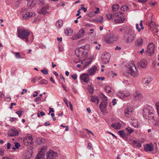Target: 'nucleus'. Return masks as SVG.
Here are the masks:
<instances>
[{
	"label": "nucleus",
	"instance_id": "obj_1",
	"mask_svg": "<svg viewBox=\"0 0 159 159\" xmlns=\"http://www.w3.org/2000/svg\"><path fill=\"white\" fill-rule=\"evenodd\" d=\"M154 112L155 111L154 108L151 106H148L143 109V117L146 119L154 120Z\"/></svg>",
	"mask_w": 159,
	"mask_h": 159
},
{
	"label": "nucleus",
	"instance_id": "obj_2",
	"mask_svg": "<svg viewBox=\"0 0 159 159\" xmlns=\"http://www.w3.org/2000/svg\"><path fill=\"white\" fill-rule=\"evenodd\" d=\"M108 19H114L115 22L117 23H123L125 18L122 13L120 11L117 12L115 13L109 14L107 15Z\"/></svg>",
	"mask_w": 159,
	"mask_h": 159
},
{
	"label": "nucleus",
	"instance_id": "obj_3",
	"mask_svg": "<svg viewBox=\"0 0 159 159\" xmlns=\"http://www.w3.org/2000/svg\"><path fill=\"white\" fill-rule=\"evenodd\" d=\"M89 48V45L88 44L78 48L75 50V54L79 57L85 56L88 54Z\"/></svg>",
	"mask_w": 159,
	"mask_h": 159
},
{
	"label": "nucleus",
	"instance_id": "obj_4",
	"mask_svg": "<svg viewBox=\"0 0 159 159\" xmlns=\"http://www.w3.org/2000/svg\"><path fill=\"white\" fill-rule=\"evenodd\" d=\"M17 33L19 38L25 41L26 43L29 41L28 37L30 34V32L28 30L24 28L18 29Z\"/></svg>",
	"mask_w": 159,
	"mask_h": 159
},
{
	"label": "nucleus",
	"instance_id": "obj_5",
	"mask_svg": "<svg viewBox=\"0 0 159 159\" xmlns=\"http://www.w3.org/2000/svg\"><path fill=\"white\" fill-rule=\"evenodd\" d=\"M126 43H129L133 41L135 38V34L134 30L132 29H127L124 35Z\"/></svg>",
	"mask_w": 159,
	"mask_h": 159
},
{
	"label": "nucleus",
	"instance_id": "obj_6",
	"mask_svg": "<svg viewBox=\"0 0 159 159\" xmlns=\"http://www.w3.org/2000/svg\"><path fill=\"white\" fill-rule=\"evenodd\" d=\"M155 49V46L152 42L150 43L147 45L145 52L149 56H152L153 55Z\"/></svg>",
	"mask_w": 159,
	"mask_h": 159
},
{
	"label": "nucleus",
	"instance_id": "obj_7",
	"mask_svg": "<svg viewBox=\"0 0 159 159\" xmlns=\"http://www.w3.org/2000/svg\"><path fill=\"white\" fill-rule=\"evenodd\" d=\"M105 41L107 43H111L117 40V38L113 34L110 33L106 35L105 37Z\"/></svg>",
	"mask_w": 159,
	"mask_h": 159
},
{
	"label": "nucleus",
	"instance_id": "obj_8",
	"mask_svg": "<svg viewBox=\"0 0 159 159\" xmlns=\"http://www.w3.org/2000/svg\"><path fill=\"white\" fill-rule=\"evenodd\" d=\"M47 146H43L34 159H43L44 156L45 152L47 151Z\"/></svg>",
	"mask_w": 159,
	"mask_h": 159
},
{
	"label": "nucleus",
	"instance_id": "obj_9",
	"mask_svg": "<svg viewBox=\"0 0 159 159\" xmlns=\"http://www.w3.org/2000/svg\"><path fill=\"white\" fill-rule=\"evenodd\" d=\"M129 72L133 77H137L138 75V71L136 69L135 65L132 64L129 67Z\"/></svg>",
	"mask_w": 159,
	"mask_h": 159
},
{
	"label": "nucleus",
	"instance_id": "obj_10",
	"mask_svg": "<svg viewBox=\"0 0 159 159\" xmlns=\"http://www.w3.org/2000/svg\"><path fill=\"white\" fill-rule=\"evenodd\" d=\"M49 9V6L46 4L43 6L41 9L37 10V12L39 14L45 15L48 13V10Z\"/></svg>",
	"mask_w": 159,
	"mask_h": 159
},
{
	"label": "nucleus",
	"instance_id": "obj_11",
	"mask_svg": "<svg viewBox=\"0 0 159 159\" xmlns=\"http://www.w3.org/2000/svg\"><path fill=\"white\" fill-rule=\"evenodd\" d=\"M130 95V92L128 91H125L124 92L120 91L117 93V96L120 98H124L128 97Z\"/></svg>",
	"mask_w": 159,
	"mask_h": 159
},
{
	"label": "nucleus",
	"instance_id": "obj_12",
	"mask_svg": "<svg viewBox=\"0 0 159 159\" xmlns=\"http://www.w3.org/2000/svg\"><path fill=\"white\" fill-rule=\"evenodd\" d=\"M57 154L52 150H50L49 152H47V159H56Z\"/></svg>",
	"mask_w": 159,
	"mask_h": 159
},
{
	"label": "nucleus",
	"instance_id": "obj_13",
	"mask_svg": "<svg viewBox=\"0 0 159 159\" xmlns=\"http://www.w3.org/2000/svg\"><path fill=\"white\" fill-rule=\"evenodd\" d=\"M110 55L109 53H106L102 56L101 62L103 64H106L109 62Z\"/></svg>",
	"mask_w": 159,
	"mask_h": 159
},
{
	"label": "nucleus",
	"instance_id": "obj_14",
	"mask_svg": "<svg viewBox=\"0 0 159 159\" xmlns=\"http://www.w3.org/2000/svg\"><path fill=\"white\" fill-rule=\"evenodd\" d=\"M85 34V31L83 29H82L79 31V33L73 37V39L75 40L82 38L84 36Z\"/></svg>",
	"mask_w": 159,
	"mask_h": 159
},
{
	"label": "nucleus",
	"instance_id": "obj_15",
	"mask_svg": "<svg viewBox=\"0 0 159 159\" xmlns=\"http://www.w3.org/2000/svg\"><path fill=\"white\" fill-rule=\"evenodd\" d=\"M19 134V132L16 129H10L9 130L8 135L9 136H18Z\"/></svg>",
	"mask_w": 159,
	"mask_h": 159
},
{
	"label": "nucleus",
	"instance_id": "obj_16",
	"mask_svg": "<svg viewBox=\"0 0 159 159\" xmlns=\"http://www.w3.org/2000/svg\"><path fill=\"white\" fill-rule=\"evenodd\" d=\"M133 96L135 100H139L142 98V95L140 92L136 91L133 93Z\"/></svg>",
	"mask_w": 159,
	"mask_h": 159
},
{
	"label": "nucleus",
	"instance_id": "obj_17",
	"mask_svg": "<svg viewBox=\"0 0 159 159\" xmlns=\"http://www.w3.org/2000/svg\"><path fill=\"white\" fill-rule=\"evenodd\" d=\"M80 78L85 83H88L89 80V75L87 74H83L80 76Z\"/></svg>",
	"mask_w": 159,
	"mask_h": 159
},
{
	"label": "nucleus",
	"instance_id": "obj_18",
	"mask_svg": "<svg viewBox=\"0 0 159 159\" xmlns=\"http://www.w3.org/2000/svg\"><path fill=\"white\" fill-rule=\"evenodd\" d=\"M28 7L30 8L34 7L36 3V0H27Z\"/></svg>",
	"mask_w": 159,
	"mask_h": 159
},
{
	"label": "nucleus",
	"instance_id": "obj_19",
	"mask_svg": "<svg viewBox=\"0 0 159 159\" xmlns=\"http://www.w3.org/2000/svg\"><path fill=\"white\" fill-rule=\"evenodd\" d=\"M107 104V101H104L101 102L99 105V108L101 111L104 110L106 108Z\"/></svg>",
	"mask_w": 159,
	"mask_h": 159
},
{
	"label": "nucleus",
	"instance_id": "obj_20",
	"mask_svg": "<svg viewBox=\"0 0 159 159\" xmlns=\"http://www.w3.org/2000/svg\"><path fill=\"white\" fill-rule=\"evenodd\" d=\"M153 149V145L148 144L144 147V150L146 152L151 151Z\"/></svg>",
	"mask_w": 159,
	"mask_h": 159
},
{
	"label": "nucleus",
	"instance_id": "obj_21",
	"mask_svg": "<svg viewBox=\"0 0 159 159\" xmlns=\"http://www.w3.org/2000/svg\"><path fill=\"white\" fill-rule=\"evenodd\" d=\"M33 16L32 12H26V13L22 15L23 18L25 19H28Z\"/></svg>",
	"mask_w": 159,
	"mask_h": 159
},
{
	"label": "nucleus",
	"instance_id": "obj_22",
	"mask_svg": "<svg viewBox=\"0 0 159 159\" xmlns=\"http://www.w3.org/2000/svg\"><path fill=\"white\" fill-rule=\"evenodd\" d=\"M143 43V39L141 38H139L137 39L135 42V45L138 47H140L142 45Z\"/></svg>",
	"mask_w": 159,
	"mask_h": 159
},
{
	"label": "nucleus",
	"instance_id": "obj_23",
	"mask_svg": "<svg viewBox=\"0 0 159 159\" xmlns=\"http://www.w3.org/2000/svg\"><path fill=\"white\" fill-rule=\"evenodd\" d=\"M97 70V67L95 66H94L93 67L89 69L88 73L89 75H91L94 74Z\"/></svg>",
	"mask_w": 159,
	"mask_h": 159
},
{
	"label": "nucleus",
	"instance_id": "obj_24",
	"mask_svg": "<svg viewBox=\"0 0 159 159\" xmlns=\"http://www.w3.org/2000/svg\"><path fill=\"white\" fill-rule=\"evenodd\" d=\"M152 81L151 78H147L144 79L143 83L144 86H147L148 84Z\"/></svg>",
	"mask_w": 159,
	"mask_h": 159
},
{
	"label": "nucleus",
	"instance_id": "obj_25",
	"mask_svg": "<svg viewBox=\"0 0 159 159\" xmlns=\"http://www.w3.org/2000/svg\"><path fill=\"white\" fill-rule=\"evenodd\" d=\"M147 64V61L146 60H143L140 62L139 65L141 67L144 68L146 67Z\"/></svg>",
	"mask_w": 159,
	"mask_h": 159
},
{
	"label": "nucleus",
	"instance_id": "obj_26",
	"mask_svg": "<svg viewBox=\"0 0 159 159\" xmlns=\"http://www.w3.org/2000/svg\"><path fill=\"white\" fill-rule=\"evenodd\" d=\"M111 126L115 129H119L121 128V124L119 123H112Z\"/></svg>",
	"mask_w": 159,
	"mask_h": 159
},
{
	"label": "nucleus",
	"instance_id": "obj_27",
	"mask_svg": "<svg viewBox=\"0 0 159 159\" xmlns=\"http://www.w3.org/2000/svg\"><path fill=\"white\" fill-rule=\"evenodd\" d=\"M149 18L151 19V21H150V22L149 23H151V24H152V26H154V28L155 27V28L157 30L158 29V28L159 27L158 26H156V25L154 22L153 21V19L152 17V14H150L149 16Z\"/></svg>",
	"mask_w": 159,
	"mask_h": 159
},
{
	"label": "nucleus",
	"instance_id": "obj_28",
	"mask_svg": "<svg viewBox=\"0 0 159 159\" xmlns=\"http://www.w3.org/2000/svg\"><path fill=\"white\" fill-rule=\"evenodd\" d=\"M32 156V154L29 151H26L24 155V158L25 159H30Z\"/></svg>",
	"mask_w": 159,
	"mask_h": 159
},
{
	"label": "nucleus",
	"instance_id": "obj_29",
	"mask_svg": "<svg viewBox=\"0 0 159 159\" xmlns=\"http://www.w3.org/2000/svg\"><path fill=\"white\" fill-rule=\"evenodd\" d=\"M91 100L93 102H95L97 101V103L98 104L99 102V100L98 97L96 96H91L90 97Z\"/></svg>",
	"mask_w": 159,
	"mask_h": 159
},
{
	"label": "nucleus",
	"instance_id": "obj_30",
	"mask_svg": "<svg viewBox=\"0 0 159 159\" xmlns=\"http://www.w3.org/2000/svg\"><path fill=\"white\" fill-rule=\"evenodd\" d=\"M63 22L62 20H57L56 23V25L58 28H60L63 25Z\"/></svg>",
	"mask_w": 159,
	"mask_h": 159
},
{
	"label": "nucleus",
	"instance_id": "obj_31",
	"mask_svg": "<svg viewBox=\"0 0 159 159\" xmlns=\"http://www.w3.org/2000/svg\"><path fill=\"white\" fill-rule=\"evenodd\" d=\"M119 6L118 4L113 5L112 6V11L115 12L118 9Z\"/></svg>",
	"mask_w": 159,
	"mask_h": 159
},
{
	"label": "nucleus",
	"instance_id": "obj_32",
	"mask_svg": "<svg viewBox=\"0 0 159 159\" xmlns=\"http://www.w3.org/2000/svg\"><path fill=\"white\" fill-rule=\"evenodd\" d=\"M73 32V31L72 30H65V34L68 36H70L71 35Z\"/></svg>",
	"mask_w": 159,
	"mask_h": 159
},
{
	"label": "nucleus",
	"instance_id": "obj_33",
	"mask_svg": "<svg viewBox=\"0 0 159 159\" xmlns=\"http://www.w3.org/2000/svg\"><path fill=\"white\" fill-rule=\"evenodd\" d=\"M133 143L135 145L136 144V146L139 147H141L142 146V143L140 141L134 140L133 141Z\"/></svg>",
	"mask_w": 159,
	"mask_h": 159
},
{
	"label": "nucleus",
	"instance_id": "obj_34",
	"mask_svg": "<svg viewBox=\"0 0 159 159\" xmlns=\"http://www.w3.org/2000/svg\"><path fill=\"white\" fill-rule=\"evenodd\" d=\"M132 112V110L130 111L128 109H126L125 110V116L127 117H129V116L130 115L131 113Z\"/></svg>",
	"mask_w": 159,
	"mask_h": 159
},
{
	"label": "nucleus",
	"instance_id": "obj_35",
	"mask_svg": "<svg viewBox=\"0 0 159 159\" xmlns=\"http://www.w3.org/2000/svg\"><path fill=\"white\" fill-rule=\"evenodd\" d=\"M125 129L127 132H128V134H131L134 131V130L131 128L129 127L126 128Z\"/></svg>",
	"mask_w": 159,
	"mask_h": 159
},
{
	"label": "nucleus",
	"instance_id": "obj_36",
	"mask_svg": "<svg viewBox=\"0 0 159 159\" xmlns=\"http://www.w3.org/2000/svg\"><path fill=\"white\" fill-rule=\"evenodd\" d=\"M99 96L100 97L102 98L103 101H107V97L102 93H99Z\"/></svg>",
	"mask_w": 159,
	"mask_h": 159
},
{
	"label": "nucleus",
	"instance_id": "obj_37",
	"mask_svg": "<svg viewBox=\"0 0 159 159\" xmlns=\"http://www.w3.org/2000/svg\"><path fill=\"white\" fill-rule=\"evenodd\" d=\"M128 9L129 8L127 6H123L120 8L121 10L123 11H127Z\"/></svg>",
	"mask_w": 159,
	"mask_h": 159
},
{
	"label": "nucleus",
	"instance_id": "obj_38",
	"mask_svg": "<svg viewBox=\"0 0 159 159\" xmlns=\"http://www.w3.org/2000/svg\"><path fill=\"white\" fill-rule=\"evenodd\" d=\"M40 84H46L48 83V81L45 79H43L39 82Z\"/></svg>",
	"mask_w": 159,
	"mask_h": 159
},
{
	"label": "nucleus",
	"instance_id": "obj_39",
	"mask_svg": "<svg viewBox=\"0 0 159 159\" xmlns=\"http://www.w3.org/2000/svg\"><path fill=\"white\" fill-rule=\"evenodd\" d=\"M118 133L120 135L122 138L125 136V134L124 131L120 130L118 131Z\"/></svg>",
	"mask_w": 159,
	"mask_h": 159
},
{
	"label": "nucleus",
	"instance_id": "obj_40",
	"mask_svg": "<svg viewBox=\"0 0 159 159\" xmlns=\"http://www.w3.org/2000/svg\"><path fill=\"white\" fill-rule=\"evenodd\" d=\"M105 90L106 92L107 93H110L111 92V88L109 86H106Z\"/></svg>",
	"mask_w": 159,
	"mask_h": 159
},
{
	"label": "nucleus",
	"instance_id": "obj_41",
	"mask_svg": "<svg viewBox=\"0 0 159 159\" xmlns=\"http://www.w3.org/2000/svg\"><path fill=\"white\" fill-rule=\"evenodd\" d=\"M38 3L40 6H43L44 4V2L43 0H39L38 2Z\"/></svg>",
	"mask_w": 159,
	"mask_h": 159
},
{
	"label": "nucleus",
	"instance_id": "obj_42",
	"mask_svg": "<svg viewBox=\"0 0 159 159\" xmlns=\"http://www.w3.org/2000/svg\"><path fill=\"white\" fill-rule=\"evenodd\" d=\"M44 140V139L39 138L37 139V142L38 144H40L43 142Z\"/></svg>",
	"mask_w": 159,
	"mask_h": 159
},
{
	"label": "nucleus",
	"instance_id": "obj_43",
	"mask_svg": "<svg viewBox=\"0 0 159 159\" xmlns=\"http://www.w3.org/2000/svg\"><path fill=\"white\" fill-rule=\"evenodd\" d=\"M103 20V18L102 17H99L96 20L97 22H101Z\"/></svg>",
	"mask_w": 159,
	"mask_h": 159
},
{
	"label": "nucleus",
	"instance_id": "obj_44",
	"mask_svg": "<svg viewBox=\"0 0 159 159\" xmlns=\"http://www.w3.org/2000/svg\"><path fill=\"white\" fill-rule=\"evenodd\" d=\"M28 140V142L30 143H31V142L33 141V139L32 136H29L27 138Z\"/></svg>",
	"mask_w": 159,
	"mask_h": 159
},
{
	"label": "nucleus",
	"instance_id": "obj_45",
	"mask_svg": "<svg viewBox=\"0 0 159 159\" xmlns=\"http://www.w3.org/2000/svg\"><path fill=\"white\" fill-rule=\"evenodd\" d=\"M92 58L88 59L87 61L85 62L86 65L85 66H86L87 65L90 64L92 62Z\"/></svg>",
	"mask_w": 159,
	"mask_h": 159
},
{
	"label": "nucleus",
	"instance_id": "obj_46",
	"mask_svg": "<svg viewBox=\"0 0 159 159\" xmlns=\"http://www.w3.org/2000/svg\"><path fill=\"white\" fill-rule=\"evenodd\" d=\"M5 150L2 148H0V156H3L4 155V152Z\"/></svg>",
	"mask_w": 159,
	"mask_h": 159
},
{
	"label": "nucleus",
	"instance_id": "obj_47",
	"mask_svg": "<svg viewBox=\"0 0 159 159\" xmlns=\"http://www.w3.org/2000/svg\"><path fill=\"white\" fill-rule=\"evenodd\" d=\"M15 57L16 58L19 59L20 58V57L19 52H17L15 53Z\"/></svg>",
	"mask_w": 159,
	"mask_h": 159
},
{
	"label": "nucleus",
	"instance_id": "obj_48",
	"mask_svg": "<svg viewBox=\"0 0 159 159\" xmlns=\"http://www.w3.org/2000/svg\"><path fill=\"white\" fill-rule=\"evenodd\" d=\"M41 72H42L44 74L47 75L48 74V71L47 70L44 69L41 70Z\"/></svg>",
	"mask_w": 159,
	"mask_h": 159
},
{
	"label": "nucleus",
	"instance_id": "obj_49",
	"mask_svg": "<svg viewBox=\"0 0 159 159\" xmlns=\"http://www.w3.org/2000/svg\"><path fill=\"white\" fill-rule=\"evenodd\" d=\"M81 9H83V11L84 12H86L87 11V8H85L84 7V5L82 4V5H81Z\"/></svg>",
	"mask_w": 159,
	"mask_h": 159
},
{
	"label": "nucleus",
	"instance_id": "obj_50",
	"mask_svg": "<svg viewBox=\"0 0 159 159\" xmlns=\"http://www.w3.org/2000/svg\"><path fill=\"white\" fill-rule=\"evenodd\" d=\"M127 30V29L126 30H125L124 28H121L119 30V31H118V32H119V33H120V32H123V33L124 32H125L126 33V30Z\"/></svg>",
	"mask_w": 159,
	"mask_h": 159
},
{
	"label": "nucleus",
	"instance_id": "obj_51",
	"mask_svg": "<svg viewBox=\"0 0 159 159\" xmlns=\"http://www.w3.org/2000/svg\"><path fill=\"white\" fill-rule=\"evenodd\" d=\"M16 113L20 117L22 115V112L20 111H17L16 112Z\"/></svg>",
	"mask_w": 159,
	"mask_h": 159
},
{
	"label": "nucleus",
	"instance_id": "obj_52",
	"mask_svg": "<svg viewBox=\"0 0 159 159\" xmlns=\"http://www.w3.org/2000/svg\"><path fill=\"white\" fill-rule=\"evenodd\" d=\"M88 91H89V93H92L93 92V89L91 87H90L89 88V89H88Z\"/></svg>",
	"mask_w": 159,
	"mask_h": 159
},
{
	"label": "nucleus",
	"instance_id": "obj_53",
	"mask_svg": "<svg viewBox=\"0 0 159 159\" xmlns=\"http://www.w3.org/2000/svg\"><path fill=\"white\" fill-rule=\"evenodd\" d=\"M136 29L137 30H138V31L140 32L141 30V29L140 28H139V24L138 23L136 24Z\"/></svg>",
	"mask_w": 159,
	"mask_h": 159
},
{
	"label": "nucleus",
	"instance_id": "obj_54",
	"mask_svg": "<svg viewBox=\"0 0 159 159\" xmlns=\"http://www.w3.org/2000/svg\"><path fill=\"white\" fill-rule=\"evenodd\" d=\"M15 145L16 148H19V147H20V143H19L18 142L16 143Z\"/></svg>",
	"mask_w": 159,
	"mask_h": 159
},
{
	"label": "nucleus",
	"instance_id": "obj_55",
	"mask_svg": "<svg viewBox=\"0 0 159 159\" xmlns=\"http://www.w3.org/2000/svg\"><path fill=\"white\" fill-rule=\"evenodd\" d=\"M148 0H138V2H139L142 3H144L147 2Z\"/></svg>",
	"mask_w": 159,
	"mask_h": 159
},
{
	"label": "nucleus",
	"instance_id": "obj_56",
	"mask_svg": "<svg viewBox=\"0 0 159 159\" xmlns=\"http://www.w3.org/2000/svg\"><path fill=\"white\" fill-rule=\"evenodd\" d=\"M63 101L66 104V106L68 107V105L67 103V100L66 98H64L63 99Z\"/></svg>",
	"mask_w": 159,
	"mask_h": 159
},
{
	"label": "nucleus",
	"instance_id": "obj_57",
	"mask_svg": "<svg viewBox=\"0 0 159 159\" xmlns=\"http://www.w3.org/2000/svg\"><path fill=\"white\" fill-rule=\"evenodd\" d=\"M41 100V98L40 97H38L37 98H35L34 99V101L35 102H37V101H39Z\"/></svg>",
	"mask_w": 159,
	"mask_h": 159
},
{
	"label": "nucleus",
	"instance_id": "obj_58",
	"mask_svg": "<svg viewBox=\"0 0 159 159\" xmlns=\"http://www.w3.org/2000/svg\"><path fill=\"white\" fill-rule=\"evenodd\" d=\"M51 116H52L53 120H55L56 118L55 117V115L53 113H52Z\"/></svg>",
	"mask_w": 159,
	"mask_h": 159
},
{
	"label": "nucleus",
	"instance_id": "obj_59",
	"mask_svg": "<svg viewBox=\"0 0 159 159\" xmlns=\"http://www.w3.org/2000/svg\"><path fill=\"white\" fill-rule=\"evenodd\" d=\"M112 102L113 105H115L116 103V99L115 98L113 99L112 101Z\"/></svg>",
	"mask_w": 159,
	"mask_h": 159
},
{
	"label": "nucleus",
	"instance_id": "obj_60",
	"mask_svg": "<svg viewBox=\"0 0 159 159\" xmlns=\"http://www.w3.org/2000/svg\"><path fill=\"white\" fill-rule=\"evenodd\" d=\"M71 77L74 80H75L76 79L77 77V75L76 74H75L74 75H72L71 76Z\"/></svg>",
	"mask_w": 159,
	"mask_h": 159
},
{
	"label": "nucleus",
	"instance_id": "obj_61",
	"mask_svg": "<svg viewBox=\"0 0 159 159\" xmlns=\"http://www.w3.org/2000/svg\"><path fill=\"white\" fill-rule=\"evenodd\" d=\"M34 93H35V94H33V96L34 97H35L36 96H37L38 95V92L37 91H35L34 92Z\"/></svg>",
	"mask_w": 159,
	"mask_h": 159
},
{
	"label": "nucleus",
	"instance_id": "obj_62",
	"mask_svg": "<svg viewBox=\"0 0 159 159\" xmlns=\"http://www.w3.org/2000/svg\"><path fill=\"white\" fill-rule=\"evenodd\" d=\"M96 11H94V13L95 14H98L99 11V8L97 7L96 8Z\"/></svg>",
	"mask_w": 159,
	"mask_h": 159
},
{
	"label": "nucleus",
	"instance_id": "obj_63",
	"mask_svg": "<svg viewBox=\"0 0 159 159\" xmlns=\"http://www.w3.org/2000/svg\"><path fill=\"white\" fill-rule=\"evenodd\" d=\"M11 145L9 143H7V149H9L10 148Z\"/></svg>",
	"mask_w": 159,
	"mask_h": 159
},
{
	"label": "nucleus",
	"instance_id": "obj_64",
	"mask_svg": "<svg viewBox=\"0 0 159 159\" xmlns=\"http://www.w3.org/2000/svg\"><path fill=\"white\" fill-rule=\"evenodd\" d=\"M2 159H12L11 157H2Z\"/></svg>",
	"mask_w": 159,
	"mask_h": 159
}]
</instances>
